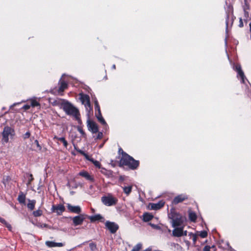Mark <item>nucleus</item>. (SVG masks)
Returning <instances> with one entry per match:
<instances>
[{
    "instance_id": "21",
    "label": "nucleus",
    "mask_w": 251,
    "mask_h": 251,
    "mask_svg": "<svg viewBox=\"0 0 251 251\" xmlns=\"http://www.w3.org/2000/svg\"><path fill=\"white\" fill-rule=\"evenodd\" d=\"M36 203V201L35 200H28V203L27 204V207L30 210H32L34 209L35 205Z\"/></svg>"
},
{
    "instance_id": "20",
    "label": "nucleus",
    "mask_w": 251,
    "mask_h": 251,
    "mask_svg": "<svg viewBox=\"0 0 251 251\" xmlns=\"http://www.w3.org/2000/svg\"><path fill=\"white\" fill-rule=\"evenodd\" d=\"M79 175L85 178H86L88 180H93V178L91 177L89 174L85 171L80 172L79 173Z\"/></svg>"
},
{
    "instance_id": "27",
    "label": "nucleus",
    "mask_w": 251,
    "mask_h": 251,
    "mask_svg": "<svg viewBox=\"0 0 251 251\" xmlns=\"http://www.w3.org/2000/svg\"><path fill=\"white\" fill-rule=\"evenodd\" d=\"M96 115L100 122L103 125L106 124V122L104 119L103 118L101 113H100V114H97V113H96Z\"/></svg>"
},
{
    "instance_id": "31",
    "label": "nucleus",
    "mask_w": 251,
    "mask_h": 251,
    "mask_svg": "<svg viewBox=\"0 0 251 251\" xmlns=\"http://www.w3.org/2000/svg\"><path fill=\"white\" fill-rule=\"evenodd\" d=\"M42 211L40 209H38L36 211H34L33 212V215H34V216L35 217H39V216H40L42 215Z\"/></svg>"
},
{
    "instance_id": "41",
    "label": "nucleus",
    "mask_w": 251,
    "mask_h": 251,
    "mask_svg": "<svg viewBox=\"0 0 251 251\" xmlns=\"http://www.w3.org/2000/svg\"><path fill=\"white\" fill-rule=\"evenodd\" d=\"M5 226H6L8 228V229H9V230H11V229H12V226H11L9 224L7 223L6 222V224H5Z\"/></svg>"
},
{
    "instance_id": "37",
    "label": "nucleus",
    "mask_w": 251,
    "mask_h": 251,
    "mask_svg": "<svg viewBox=\"0 0 251 251\" xmlns=\"http://www.w3.org/2000/svg\"><path fill=\"white\" fill-rule=\"evenodd\" d=\"M243 9H244L245 17L246 18H248L249 17L248 12L246 10V8L245 7H243Z\"/></svg>"
},
{
    "instance_id": "58",
    "label": "nucleus",
    "mask_w": 251,
    "mask_h": 251,
    "mask_svg": "<svg viewBox=\"0 0 251 251\" xmlns=\"http://www.w3.org/2000/svg\"><path fill=\"white\" fill-rule=\"evenodd\" d=\"M151 251V250L148 249L146 250L145 251Z\"/></svg>"
},
{
    "instance_id": "6",
    "label": "nucleus",
    "mask_w": 251,
    "mask_h": 251,
    "mask_svg": "<svg viewBox=\"0 0 251 251\" xmlns=\"http://www.w3.org/2000/svg\"><path fill=\"white\" fill-rule=\"evenodd\" d=\"M106 227L112 233H115L119 228L118 225L114 222L110 221H107L105 223Z\"/></svg>"
},
{
    "instance_id": "47",
    "label": "nucleus",
    "mask_w": 251,
    "mask_h": 251,
    "mask_svg": "<svg viewBox=\"0 0 251 251\" xmlns=\"http://www.w3.org/2000/svg\"><path fill=\"white\" fill-rule=\"evenodd\" d=\"M245 1V5L244 7H245L246 8V10H247V9H249V5L246 3V0Z\"/></svg>"
},
{
    "instance_id": "38",
    "label": "nucleus",
    "mask_w": 251,
    "mask_h": 251,
    "mask_svg": "<svg viewBox=\"0 0 251 251\" xmlns=\"http://www.w3.org/2000/svg\"><path fill=\"white\" fill-rule=\"evenodd\" d=\"M30 108V105H28V104L25 105L23 107V108L24 110H28Z\"/></svg>"
},
{
    "instance_id": "35",
    "label": "nucleus",
    "mask_w": 251,
    "mask_h": 251,
    "mask_svg": "<svg viewBox=\"0 0 251 251\" xmlns=\"http://www.w3.org/2000/svg\"><path fill=\"white\" fill-rule=\"evenodd\" d=\"M34 143L35 144L37 148V150L39 151H41V150H42V147L40 145L39 143V142L38 140H36L35 141H34Z\"/></svg>"
},
{
    "instance_id": "7",
    "label": "nucleus",
    "mask_w": 251,
    "mask_h": 251,
    "mask_svg": "<svg viewBox=\"0 0 251 251\" xmlns=\"http://www.w3.org/2000/svg\"><path fill=\"white\" fill-rule=\"evenodd\" d=\"M65 208L63 204L53 205L51 207L52 212L56 213L57 215H60L65 211Z\"/></svg>"
},
{
    "instance_id": "28",
    "label": "nucleus",
    "mask_w": 251,
    "mask_h": 251,
    "mask_svg": "<svg viewBox=\"0 0 251 251\" xmlns=\"http://www.w3.org/2000/svg\"><path fill=\"white\" fill-rule=\"evenodd\" d=\"M18 200L20 203H25V196L22 193L19 195Z\"/></svg>"
},
{
    "instance_id": "32",
    "label": "nucleus",
    "mask_w": 251,
    "mask_h": 251,
    "mask_svg": "<svg viewBox=\"0 0 251 251\" xmlns=\"http://www.w3.org/2000/svg\"><path fill=\"white\" fill-rule=\"evenodd\" d=\"M89 247L91 251H97V246L95 243H91Z\"/></svg>"
},
{
    "instance_id": "22",
    "label": "nucleus",
    "mask_w": 251,
    "mask_h": 251,
    "mask_svg": "<svg viewBox=\"0 0 251 251\" xmlns=\"http://www.w3.org/2000/svg\"><path fill=\"white\" fill-rule=\"evenodd\" d=\"M67 83L64 81H61L60 82V87L59 88V91L63 92L65 89L67 88Z\"/></svg>"
},
{
    "instance_id": "10",
    "label": "nucleus",
    "mask_w": 251,
    "mask_h": 251,
    "mask_svg": "<svg viewBox=\"0 0 251 251\" xmlns=\"http://www.w3.org/2000/svg\"><path fill=\"white\" fill-rule=\"evenodd\" d=\"M87 126L89 130L93 133H97L98 131V127L97 125L93 121L88 120L87 121Z\"/></svg>"
},
{
    "instance_id": "40",
    "label": "nucleus",
    "mask_w": 251,
    "mask_h": 251,
    "mask_svg": "<svg viewBox=\"0 0 251 251\" xmlns=\"http://www.w3.org/2000/svg\"><path fill=\"white\" fill-rule=\"evenodd\" d=\"M95 108L97 110H99V108H100V107L98 102L97 101H95Z\"/></svg>"
},
{
    "instance_id": "17",
    "label": "nucleus",
    "mask_w": 251,
    "mask_h": 251,
    "mask_svg": "<svg viewBox=\"0 0 251 251\" xmlns=\"http://www.w3.org/2000/svg\"><path fill=\"white\" fill-rule=\"evenodd\" d=\"M172 234L175 237H180L183 236V231L182 228H176L173 230Z\"/></svg>"
},
{
    "instance_id": "44",
    "label": "nucleus",
    "mask_w": 251,
    "mask_h": 251,
    "mask_svg": "<svg viewBox=\"0 0 251 251\" xmlns=\"http://www.w3.org/2000/svg\"><path fill=\"white\" fill-rule=\"evenodd\" d=\"M20 103H21V102L14 103V104L10 106V109H12L14 106H16L17 104H19Z\"/></svg>"
},
{
    "instance_id": "52",
    "label": "nucleus",
    "mask_w": 251,
    "mask_h": 251,
    "mask_svg": "<svg viewBox=\"0 0 251 251\" xmlns=\"http://www.w3.org/2000/svg\"><path fill=\"white\" fill-rule=\"evenodd\" d=\"M112 68L113 69H115L116 68V66H115V65H113L112 66Z\"/></svg>"
},
{
    "instance_id": "39",
    "label": "nucleus",
    "mask_w": 251,
    "mask_h": 251,
    "mask_svg": "<svg viewBox=\"0 0 251 251\" xmlns=\"http://www.w3.org/2000/svg\"><path fill=\"white\" fill-rule=\"evenodd\" d=\"M30 133L29 132H26L24 135V138L25 139H26V138H28L30 136Z\"/></svg>"
},
{
    "instance_id": "16",
    "label": "nucleus",
    "mask_w": 251,
    "mask_h": 251,
    "mask_svg": "<svg viewBox=\"0 0 251 251\" xmlns=\"http://www.w3.org/2000/svg\"><path fill=\"white\" fill-rule=\"evenodd\" d=\"M235 70L237 72V77H239L240 78H246L244 73L242 70L240 65H236L235 67Z\"/></svg>"
},
{
    "instance_id": "33",
    "label": "nucleus",
    "mask_w": 251,
    "mask_h": 251,
    "mask_svg": "<svg viewBox=\"0 0 251 251\" xmlns=\"http://www.w3.org/2000/svg\"><path fill=\"white\" fill-rule=\"evenodd\" d=\"M76 150L77 152L80 153L81 154L83 155L86 159H89V156L86 153H85L83 151L79 149H76Z\"/></svg>"
},
{
    "instance_id": "42",
    "label": "nucleus",
    "mask_w": 251,
    "mask_h": 251,
    "mask_svg": "<svg viewBox=\"0 0 251 251\" xmlns=\"http://www.w3.org/2000/svg\"><path fill=\"white\" fill-rule=\"evenodd\" d=\"M103 134L102 132H99L97 139H101L102 137Z\"/></svg>"
},
{
    "instance_id": "18",
    "label": "nucleus",
    "mask_w": 251,
    "mask_h": 251,
    "mask_svg": "<svg viewBox=\"0 0 251 251\" xmlns=\"http://www.w3.org/2000/svg\"><path fill=\"white\" fill-rule=\"evenodd\" d=\"M46 245L49 247H63V244L62 243H55L52 241L46 242Z\"/></svg>"
},
{
    "instance_id": "11",
    "label": "nucleus",
    "mask_w": 251,
    "mask_h": 251,
    "mask_svg": "<svg viewBox=\"0 0 251 251\" xmlns=\"http://www.w3.org/2000/svg\"><path fill=\"white\" fill-rule=\"evenodd\" d=\"M67 207L69 211L70 212L80 214L81 212V209L79 206H73L71 204L68 203Z\"/></svg>"
},
{
    "instance_id": "55",
    "label": "nucleus",
    "mask_w": 251,
    "mask_h": 251,
    "mask_svg": "<svg viewBox=\"0 0 251 251\" xmlns=\"http://www.w3.org/2000/svg\"><path fill=\"white\" fill-rule=\"evenodd\" d=\"M98 111V114H100V113H101L100 112V108H99V110H97Z\"/></svg>"
},
{
    "instance_id": "1",
    "label": "nucleus",
    "mask_w": 251,
    "mask_h": 251,
    "mask_svg": "<svg viewBox=\"0 0 251 251\" xmlns=\"http://www.w3.org/2000/svg\"><path fill=\"white\" fill-rule=\"evenodd\" d=\"M120 161L121 164L123 165L127 166L131 169H136L139 164L138 161L135 160L126 152H123L122 156Z\"/></svg>"
},
{
    "instance_id": "24",
    "label": "nucleus",
    "mask_w": 251,
    "mask_h": 251,
    "mask_svg": "<svg viewBox=\"0 0 251 251\" xmlns=\"http://www.w3.org/2000/svg\"><path fill=\"white\" fill-rule=\"evenodd\" d=\"M153 218V216L149 213H145L143 215V220L145 222H149Z\"/></svg>"
},
{
    "instance_id": "54",
    "label": "nucleus",
    "mask_w": 251,
    "mask_h": 251,
    "mask_svg": "<svg viewBox=\"0 0 251 251\" xmlns=\"http://www.w3.org/2000/svg\"><path fill=\"white\" fill-rule=\"evenodd\" d=\"M79 131H80V133H83V131L82 129H79Z\"/></svg>"
},
{
    "instance_id": "51",
    "label": "nucleus",
    "mask_w": 251,
    "mask_h": 251,
    "mask_svg": "<svg viewBox=\"0 0 251 251\" xmlns=\"http://www.w3.org/2000/svg\"><path fill=\"white\" fill-rule=\"evenodd\" d=\"M225 44L226 46L227 45V38H226V39L225 40Z\"/></svg>"
},
{
    "instance_id": "26",
    "label": "nucleus",
    "mask_w": 251,
    "mask_h": 251,
    "mask_svg": "<svg viewBox=\"0 0 251 251\" xmlns=\"http://www.w3.org/2000/svg\"><path fill=\"white\" fill-rule=\"evenodd\" d=\"M189 219L192 222H195V221L197 219V215H196V213L195 212H190L189 213Z\"/></svg>"
},
{
    "instance_id": "9",
    "label": "nucleus",
    "mask_w": 251,
    "mask_h": 251,
    "mask_svg": "<svg viewBox=\"0 0 251 251\" xmlns=\"http://www.w3.org/2000/svg\"><path fill=\"white\" fill-rule=\"evenodd\" d=\"M187 199L188 196L187 195L184 194L179 195L174 199L172 203L174 204H177L178 203L181 202Z\"/></svg>"
},
{
    "instance_id": "46",
    "label": "nucleus",
    "mask_w": 251,
    "mask_h": 251,
    "mask_svg": "<svg viewBox=\"0 0 251 251\" xmlns=\"http://www.w3.org/2000/svg\"><path fill=\"white\" fill-rule=\"evenodd\" d=\"M29 176H30V178L29 179V180H28V183H29L33 179L32 175L31 174H30L29 175Z\"/></svg>"
},
{
    "instance_id": "45",
    "label": "nucleus",
    "mask_w": 251,
    "mask_h": 251,
    "mask_svg": "<svg viewBox=\"0 0 251 251\" xmlns=\"http://www.w3.org/2000/svg\"><path fill=\"white\" fill-rule=\"evenodd\" d=\"M0 222H1V223L3 224L4 225H5L6 223V221L2 219V218L0 217Z\"/></svg>"
},
{
    "instance_id": "30",
    "label": "nucleus",
    "mask_w": 251,
    "mask_h": 251,
    "mask_svg": "<svg viewBox=\"0 0 251 251\" xmlns=\"http://www.w3.org/2000/svg\"><path fill=\"white\" fill-rule=\"evenodd\" d=\"M142 245L141 243L137 244L131 250V251H140L142 249Z\"/></svg>"
},
{
    "instance_id": "15",
    "label": "nucleus",
    "mask_w": 251,
    "mask_h": 251,
    "mask_svg": "<svg viewBox=\"0 0 251 251\" xmlns=\"http://www.w3.org/2000/svg\"><path fill=\"white\" fill-rule=\"evenodd\" d=\"M88 218L92 222H94L96 221H100V222H104V218L100 214H97L94 216H89Z\"/></svg>"
},
{
    "instance_id": "14",
    "label": "nucleus",
    "mask_w": 251,
    "mask_h": 251,
    "mask_svg": "<svg viewBox=\"0 0 251 251\" xmlns=\"http://www.w3.org/2000/svg\"><path fill=\"white\" fill-rule=\"evenodd\" d=\"M65 100L61 99H56L50 100V102L53 106H61L62 107L63 103L65 102Z\"/></svg>"
},
{
    "instance_id": "29",
    "label": "nucleus",
    "mask_w": 251,
    "mask_h": 251,
    "mask_svg": "<svg viewBox=\"0 0 251 251\" xmlns=\"http://www.w3.org/2000/svg\"><path fill=\"white\" fill-rule=\"evenodd\" d=\"M88 160L91 161L96 167L100 168L101 164L99 162V161L95 160L93 158H89V159H88Z\"/></svg>"
},
{
    "instance_id": "53",
    "label": "nucleus",
    "mask_w": 251,
    "mask_h": 251,
    "mask_svg": "<svg viewBox=\"0 0 251 251\" xmlns=\"http://www.w3.org/2000/svg\"><path fill=\"white\" fill-rule=\"evenodd\" d=\"M250 31L251 32V22L250 24Z\"/></svg>"
},
{
    "instance_id": "61",
    "label": "nucleus",
    "mask_w": 251,
    "mask_h": 251,
    "mask_svg": "<svg viewBox=\"0 0 251 251\" xmlns=\"http://www.w3.org/2000/svg\"><path fill=\"white\" fill-rule=\"evenodd\" d=\"M44 226H45V227H46V226H47V225H46V224H45V225H44Z\"/></svg>"
},
{
    "instance_id": "19",
    "label": "nucleus",
    "mask_w": 251,
    "mask_h": 251,
    "mask_svg": "<svg viewBox=\"0 0 251 251\" xmlns=\"http://www.w3.org/2000/svg\"><path fill=\"white\" fill-rule=\"evenodd\" d=\"M183 221L182 219V217H180L179 218H176V219H173V226L174 227L177 226H180Z\"/></svg>"
},
{
    "instance_id": "36",
    "label": "nucleus",
    "mask_w": 251,
    "mask_h": 251,
    "mask_svg": "<svg viewBox=\"0 0 251 251\" xmlns=\"http://www.w3.org/2000/svg\"><path fill=\"white\" fill-rule=\"evenodd\" d=\"M200 236L201 238H205L207 236V232L205 231H202L200 232Z\"/></svg>"
},
{
    "instance_id": "43",
    "label": "nucleus",
    "mask_w": 251,
    "mask_h": 251,
    "mask_svg": "<svg viewBox=\"0 0 251 251\" xmlns=\"http://www.w3.org/2000/svg\"><path fill=\"white\" fill-rule=\"evenodd\" d=\"M243 21H242V18H240V21H239V27H242L243 26Z\"/></svg>"
},
{
    "instance_id": "48",
    "label": "nucleus",
    "mask_w": 251,
    "mask_h": 251,
    "mask_svg": "<svg viewBox=\"0 0 251 251\" xmlns=\"http://www.w3.org/2000/svg\"><path fill=\"white\" fill-rule=\"evenodd\" d=\"M191 235H192L193 236V241L195 242L196 241V235H194V234H193L192 233H191Z\"/></svg>"
},
{
    "instance_id": "3",
    "label": "nucleus",
    "mask_w": 251,
    "mask_h": 251,
    "mask_svg": "<svg viewBox=\"0 0 251 251\" xmlns=\"http://www.w3.org/2000/svg\"><path fill=\"white\" fill-rule=\"evenodd\" d=\"M103 204L107 206L115 205L118 202V199L113 196L111 194L108 193L103 196L101 198Z\"/></svg>"
},
{
    "instance_id": "57",
    "label": "nucleus",
    "mask_w": 251,
    "mask_h": 251,
    "mask_svg": "<svg viewBox=\"0 0 251 251\" xmlns=\"http://www.w3.org/2000/svg\"><path fill=\"white\" fill-rule=\"evenodd\" d=\"M119 151H120V152H122V153H123V152H124L121 149H120L119 150Z\"/></svg>"
},
{
    "instance_id": "4",
    "label": "nucleus",
    "mask_w": 251,
    "mask_h": 251,
    "mask_svg": "<svg viewBox=\"0 0 251 251\" xmlns=\"http://www.w3.org/2000/svg\"><path fill=\"white\" fill-rule=\"evenodd\" d=\"M80 100L82 103L85 105L86 110L88 113H90L92 111V108L91 106L89 96L85 94H80Z\"/></svg>"
},
{
    "instance_id": "12",
    "label": "nucleus",
    "mask_w": 251,
    "mask_h": 251,
    "mask_svg": "<svg viewBox=\"0 0 251 251\" xmlns=\"http://www.w3.org/2000/svg\"><path fill=\"white\" fill-rule=\"evenodd\" d=\"M165 204V202L163 201H160L157 203H150L149 207L151 210H158L162 208Z\"/></svg>"
},
{
    "instance_id": "8",
    "label": "nucleus",
    "mask_w": 251,
    "mask_h": 251,
    "mask_svg": "<svg viewBox=\"0 0 251 251\" xmlns=\"http://www.w3.org/2000/svg\"><path fill=\"white\" fill-rule=\"evenodd\" d=\"M86 216L84 215L81 214L78 216L74 217L72 219L74 225L75 226L81 225L85 219Z\"/></svg>"
},
{
    "instance_id": "56",
    "label": "nucleus",
    "mask_w": 251,
    "mask_h": 251,
    "mask_svg": "<svg viewBox=\"0 0 251 251\" xmlns=\"http://www.w3.org/2000/svg\"><path fill=\"white\" fill-rule=\"evenodd\" d=\"M241 81H242V83L245 82V79H241Z\"/></svg>"
},
{
    "instance_id": "13",
    "label": "nucleus",
    "mask_w": 251,
    "mask_h": 251,
    "mask_svg": "<svg viewBox=\"0 0 251 251\" xmlns=\"http://www.w3.org/2000/svg\"><path fill=\"white\" fill-rule=\"evenodd\" d=\"M40 98H36V97H33L29 100H28V101L30 102V107H40Z\"/></svg>"
},
{
    "instance_id": "49",
    "label": "nucleus",
    "mask_w": 251,
    "mask_h": 251,
    "mask_svg": "<svg viewBox=\"0 0 251 251\" xmlns=\"http://www.w3.org/2000/svg\"><path fill=\"white\" fill-rule=\"evenodd\" d=\"M187 231H183V236H186L187 235Z\"/></svg>"
},
{
    "instance_id": "23",
    "label": "nucleus",
    "mask_w": 251,
    "mask_h": 251,
    "mask_svg": "<svg viewBox=\"0 0 251 251\" xmlns=\"http://www.w3.org/2000/svg\"><path fill=\"white\" fill-rule=\"evenodd\" d=\"M124 192L126 195H128L131 192L132 186L129 185L127 186H125L123 187Z\"/></svg>"
},
{
    "instance_id": "2",
    "label": "nucleus",
    "mask_w": 251,
    "mask_h": 251,
    "mask_svg": "<svg viewBox=\"0 0 251 251\" xmlns=\"http://www.w3.org/2000/svg\"><path fill=\"white\" fill-rule=\"evenodd\" d=\"M62 108L67 115L73 116L77 120L79 119L78 110L70 102L65 101L62 104Z\"/></svg>"
},
{
    "instance_id": "59",
    "label": "nucleus",
    "mask_w": 251,
    "mask_h": 251,
    "mask_svg": "<svg viewBox=\"0 0 251 251\" xmlns=\"http://www.w3.org/2000/svg\"><path fill=\"white\" fill-rule=\"evenodd\" d=\"M226 27H227V21H226Z\"/></svg>"
},
{
    "instance_id": "60",
    "label": "nucleus",
    "mask_w": 251,
    "mask_h": 251,
    "mask_svg": "<svg viewBox=\"0 0 251 251\" xmlns=\"http://www.w3.org/2000/svg\"><path fill=\"white\" fill-rule=\"evenodd\" d=\"M175 245H176V246H179L178 244H175Z\"/></svg>"
},
{
    "instance_id": "5",
    "label": "nucleus",
    "mask_w": 251,
    "mask_h": 251,
    "mask_svg": "<svg viewBox=\"0 0 251 251\" xmlns=\"http://www.w3.org/2000/svg\"><path fill=\"white\" fill-rule=\"evenodd\" d=\"M14 130L9 126H6L4 128L2 136L3 139L5 142H7L9 140V136L12 135Z\"/></svg>"
},
{
    "instance_id": "34",
    "label": "nucleus",
    "mask_w": 251,
    "mask_h": 251,
    "mask_svg": "<svg viewBox=\"0 0 251 251\" xmlns=\"http://www.w3.org/2000/svg\"><path fill=\"white\" fill-rule=\"evenodd\" d=\"M215 248L214 246H212L211 247H210L209 246H206L204 247L203 251H210V249H214Z\"/></svg>"
},
{
    "instance_id": "25",
    "label": "nucleus",
    "mask_w": 251,
    "mask_h": 251,
    "mask_svg": "<svg viewBox=\"0 0 251 251\" xmlns=\"http://www.w3.org/2000/svg\"><path fill=\"white\" fill-rule=\"evenodd\" d=\"M54 139H56L60 141V142H62L65 147L66 148L67 147L68 142L65 140V138L64 137H58L55 136L54 137Z\"/></svg>"
},
{
    "instance_id": "50",
    "label": "nucleus",
    "mask_w": 251,
    "mask_h": 251,
    "mask_svg": "<svg viewBox=\"0 0 251 251\" xmlns=\"http://www.w3.org/2000/svg\"><path fill=\"white\" fill-rule=\"evenodd\" d=\"M66 76H67V75H66L65 74H64L62 75L61 77L60 78H63L64 77Z\"/></svg>"
}]
</instances>
